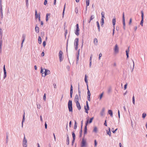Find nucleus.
Returning <instances> with one entry per match:
<instances>
[{
  "instance_id": "nucleus-3",
  "label": "nucleus",
  "mask_w": 147,
  "mask_h": 147,
  "mask_svg": "<svg viewBox=\"0 0 147 147\" xmlns=\"http://www.w3.org/2000/svg\"><path fill=\"white\" fill-rule=\"evenodd\" d=\"M24 136L22 141V144L23 147H27V140L26 138L25 134H24Z\"/></svg>"
},
{
  "instance_id": "nucleus-9",
  "label": "nucleus",
  "mask_w": 147,
  "mask_h": 147,
  "mask_svg": "<svg viewBox=\"0 0 147 147\" xmlns=\"http://www.w3.org/2000/svg\"><path fill=\"white\" fill-rule=\"evenodd\" d=\"M141 20L140 22V24L142 26H143V24L144 22V14L143 12L142 11H141Z\"/></svg>"
},
{
  "instance_id": "nucleus-60",
  "label": "nucleus",
  "mask_w": 147,
  "mask_h": 147,
  "mask_svg": "<svg viewBox=\"0 0 147 147\" xmlns=\"http://www.w3.org/2000/svg\"><path fill=\"white\" fill-rule=\"evenodd\" d=\"M67 30H66L65 31V32L64 34V35H65V38H66V35H67Z\"/></svg>"
},
{
  "instance_id": "nucleus-31",
  "label": "nucleus",
  "mask_w": 147,
  "mask_h": 147,
  "mask_svg": "<svg viewBox=\"0 0 147 147\" xmlns=\"http://www.w3.org/2000/svg\"><path fill=\"white\" fill-rule=\"evenodd\" d=\"M2 44V40H1L0 41V52L1 54V53Z\"/></svg>"
},
{
  "instance_id": "nucleus-57",
  "label": "nucleus",
  "mask_w": 147,
  "mask_h": 147,
  "mask_svg": "<svg viewBox=\"0 0 147 147\" xmlns=\"http://www.w3.org/2000/svg\"><path fill=\"white\" fill-rule=\"evenodd\" d=\"M46 41H43V43H42V45H43V46L44 47H45L46 46Z\"/></svg>"
},
{
  "instance_id": "nucleus-62",
  "label": "nucleus",
  "mask_w": 147,
  "mask_h": 147,
  "mask_svg": "<svg viewBox=\"0 0 147 147\" xmlns=\"http://www.w3.org/2000/svg\"><path fill=\"white\" fill-rule=\"evenodd\" d=\"M50 13H47L46 14V18H48V16H50Z\"/></svg>"
},
{
  "instance_id": "nucleus-54",
  "label": "nucleus",
  "mask_w": 147,
  "mask_h": 147,
  "mask_svg": "<svg viewBox=\"0 0 147 147\" xmlns=\"http://www.w3.org/2000/svg\"><path fill=\"white\" fill-rule=\"evenodd\" d=\"M94 18V16L93 15H92L91 16L90 18V20H92Z\"/></svg>"
},
{
  "instance_id": "nucleus-27",
  "label": "nucleus",
  "mask_w": 147,
  "mask_h": 147,
  "mask_svg": "<svg viewBox=\"0 0 147 147\" xmlns=\"http://www.w3.org/2000/svg\"><path fill=\"white\" fill-rule=\"evenodd\" d=\"M38 43L40 44L42 42V39L40 36H39L38 39Z\"/></svg>"
},
{
  "instance_id": "nucleus-13",
  "label": "nucleus",
  "mask_w": 147,
  "mask_h": 147,
  "mask_svg": "<svg viewBox=\"0 0 147 147\" xmlns=\"http://www.w3.org/2000/svg\"><path fill=\"white\" fill-rule=\"evenodd\" d=\"M25 38H26L25 34H23L22 35V43L21 44V47H22L23 46V44L25 40Z\"/></svg>"
},
{
  "instance_id": "nucleus-41",
  "label": "nucleus",
  "mask_w": 147,
  "mask_h": 147,
  "mask_svg": "<svg viewBox=\"0 0 147 147\" xmlns=\"http://www.w3.org/2000/svg\"><path fill=\"white\" fill-rule=\"evenodd\" d=\"M68 39L67 40V42L66 43V52L67 53L68 52Z\"/></svg>"
},
{
  "instance_id": "nucleus-53",
  "label": "nucleus",
  "mask_w": 147,
  "mask_h": 147,
  "mask_svg": "<svg viewBox=\"0 0 147 147\" xmlns=\"http://www.w3.org/2000/svg\"><path fill=\"white\" fill-rule=\"evenodd\" d=\"M46 93H45L43 96V99L45 101L46 100Z\"/></svg>"
},
{
  "instance_id": "nucleus-50",
  "label": "nucleus",
  "mask_w": 147,
  "mask_h": 147,
  "mask_svg": "<svg viewBox=\"0 0 147 147\" xmlns=\"http://www.w3.org/2000/svg\"><path fill=\"white\" fill-rule=\"evenodd\" d=\"M0 14H1V18H2L3 17V10H0Z\"/></svg>"
},
{
  "instance_id": "nucleus-16",
  "label": "nucleus",
  "mask_w": 147,
  "mask_h": 147,
  "mask_svg": "<svg viewBox=\"0 0 147 147\" xmlns=\"http://www.w3.org/2000/svg\"><path fill=\"white\" fill-rule=\"evenodd\" d=\"M87 98L88 100L89 101H90V93L89 90L88 91H87Z\"/></svg>"
},
{
  "instance_id": "nucleus-42",
  "label": "nucleus",
  "mask_w": 147,
  "mask_h": 147,
  "mask_svg": "<svg viewBox=\"0 0 147 147\" xmlns=\"http://www.w3.org/2000/svg\"><path fill=\"white\" fill-rule=\"evenodd\" d=\"M40 73L42 74V75H44V72H43V69L42 67L40 68Z\"/></svg>"
},
{
  "instance_id": "nucleus-34",
  "label": "nucleus",
  "mask_w": 147,
  "mask_h": 147,
  "mask_svg": "<svg viewBox=\"0 0 147 147\" xmlns=\"http://www.w3.org/2000/svg\"><path fill=\"white\" fill-rule=\"evenodd\" d=\"M38 14L37 13V11L36 10L35 11V18L36 19L38 17Z\"/></svg>"
},
{
  "instance_id": "nucleus-6",
  "label": "nucleus",
  "mask_w": 147,
  "mask_h": 147,
  "mask_svg": "<svg viewBox=\"0 0 147 147\" xmlns=\"http://www.w3.org/2000/svg\"><path fill=\"white\" fill-rule=\"evenodd\" d=\"M63 53L61 51H60L59 53V61L61 62L63 60V58H62V55Z\"/></svg>"
},
{
  "instance_id": "nucleus-29",
  "label": "nucleus",
  "mask_w": 147,
  "mask_h": 147,
  "mask_svg": "<svg viewBox=\"0 0 147 147\" xmlns=\"http://www.w3.org/2000/svg\"><path fill=\"white\" fill-rule=\"evenodd\" d=\"M96 24L97 26V27H98V31L100 32V26L99 24V23L98 21H97L96 22Z\"/></svg>"
},
{
  "instance_id": "nucleus-26",
  "label": "nucleus",
  "mask_w": 147,
  "mask_h": 147,
  "mask_svg": "<svg viewBox=\"0 0 147 147\" xmlns=\"http://www.w3.org/2000/svg\"><path fill=\"white\" fill-rule=\"evenodd\" d=\"M97 131H98L97 128V127H96V126L94 127V129L92 131V132H94L95 133H97Z\"/></svg>"
},
{
  "instance_id": "nucleus-5",
  "label": "nucleus",
  "mask_w": 147,
  "mask_h": 147,
  "mask_svg": "<svg viewBox=\"0 0 147 147\" xmlns=\"http://www.w3.org/2000/svg\"><path fill=\"white\" fill-rule=\"evenodd\" d=\"M76 29L75 31V34L77 35L78 36L79 34V31H80V29L79 27V25L78 24H76Z\"/></svg>"
},
{
  "instance_id": "nucleus-7",
  "label": "nucleus",
  "mask_w": 147,
  "mask_h": 147,
  "mask_svg": "<svg viewBox=\"0 0 147 147\" xmlns=\"http://www.w3.org/2000/svg\"><path fill=\"white\" fill-rule=\"evenodd\" d=\"M44 69L45 70V71L44 72V75H42V76L45 77L46 76L50 74V71L49 70L45 69Z\"/></svg>"
},
{
  "instance_id": "nucleus-39",
  "label": "nucleus",
  "mask_w": 147,
  "mask_h": 147,
  "mask_svg": "<svg viewBox=\"0 0 147 147\" xmlns=\"http://www.w3.org/2000/svg\"><path fill=\"white\" fill-rule=\"evenodd\" d=\"M104 24V19H101L100 24L102 27H103V25Z\"/></svg>"
},
{
  "instance_id": "nucleus-40",
  "label": "nucleus",
  "mask_w": 147,
  "mask_h": 147,
  "mask_svg": "<svg viewBox=\"0 0 147 147\" xmlns=\"http://www.w3.org/2000/svg\"><path fill=\"white\" fill-rule=\"evenodd\" d=\"M2 32L3 31L1 28H0V36H1V40L2 36Z\"/></svg>"
},
{
  "instance_id": "nucleus-20",
  "label": "nucleus",
  "mask_w": 147,
  "mask_h": 147,
  "mask_svg": "<svg viewBox=\"0 0 147 147\" xmlns=\"http://www.w3.org/2000/svg\"><path fill=\"white\" fill-rule=\"evenodd\" d=\"M109 131L108 130H106L107 134L110 137L111 136V132L110 131V129L109 127Z\"/></svg>"
},
{
  "instance_id": "nucleus-12",
  "label": "nucleus",
  "mask_w": 147,
  "mask_h": 147,
  "mask_svg": "<svg viewBox=\"0 0 147 147\" xmlns=\"http://www.w3.org/2000/svg\"><path fill=\"white\" fill-rule=\"evenodd\" d=\"M114 52L115 53H118L119 51V49L118 46L117 44H116L115 47L114 48Z\"/></svg>"
},
{
  "instance_id": "nucleus-32",
  "label": "nucleus",
  "mask_w": 147,
  "mask_h": 147,
  "mask_svg": "<svg viewBox=\"0 0 147 147\" xmlns=\"http://www.w3.org/2000/svg\"><path fill=\"white\" fill-rule=\"evenodd\" d=\"M77 127V123L76 120L75 121V123L74 126V129H76Z\"/></svg>"
},
{
  "instance_id": "nucleus-44",
  "label": "nucleus",
  "mask_w": 147,
  "mask_h": 147,
  "mask_svg": "<svg viewBox=\"0 0 147 147\" xmlns=\"http://www.w3.org/2000/svg\"><path fill=\"white\" fill-rule=\"evenodd\" d=\"M25 1L26 3V6L27 8H28V0H25Z\"/></svg>"
},
{
  "instance_id": "nucleus-21",
  "label": "nucleus",
  "mask_w": 147,
  "mask_h": 147,
  "mask_svg": "<svg viewBox=\"0 0 147 147\" xmlns=\"http://www.w3.org/2000/svg\"><path fill=\"white\" fill-rule=\"evenodd\" d=\"M37 25H36L35 27V30L37 33H38L39 32V27H38Z\"/></svg>"
},
{
  "instance_id": "nucleus-19",
  "label": "nucleus",
  "mask_w": 147,
  "mask_h": 147,
  "mask_svg": "<svg viewBox=\"0 0 147 147\" xmlns=\"http://www.w3.org/2000/svg\"><path fill=\"white\" fill-rule=\"evenodd\" d=\"M86 11H87V7L89 5V0H86Z\"/></svg>"
},
{
  "instance_id": "nucleus-25",
  "label": "nucleus",
  "mask_w": 147,
  "mask_h": 147,
  "mask_svg": "<svg viewBox=\"0 0 147 147\" xmlns=\"http://www.w3.org/2000/svg\"><path fill=\"white\" fill-rule=\"evenodd\" d=\"M105 110V108H103L102 109L101 111L100 112V115L102 116L104 115V113Z\"/></svg>"
},
{
  "instance_id": "nucleus-4",
  "label": "nucleus",
  "mask_w": 147,
  "mask_h": 147,
  "mask_svg": "<svg viewBox=\"0 0 147 147\" xmlns=\"http://www.w3.org/2000/svg\"><path fill=\"white\" fill-rule=\"evenodd\" d=\"M84 109L85 110L86 113H88V111L89 110V107L87 101H86V106H84Z\"/></svg>"
},
{
  "instance_id": "nucleus-11",
  "label": "nucleus",
  "mask_w": 147,
  "mask_h": 147,
  "mask_svg": "<svg viewBox=\"0 0 147 147\" xmlns=\"http://www.w3.org/2000/svg\"><path fill=\"white\" fill-rule=\"evenodd\" d=\"M3 70L4 72V75L3 78L4 79H5L7 76V72L5 68V65H4L3 67Z\"/></svg>"
},
{
  "instance_id": "nucleus-38",
  "label": "nucleus",
  "mask_w": 147,
  "mask_h": 147,
  "mask_svg": "<svg viewBox=\"0 0 147 147\" xmlns=\"http://www.w3.org/2000/svg\"><path fill=\"white\" fill-rule=\"evenodd\" d=\"M112 88L111 87H110L109 88L107 91V92L108 94L110 93L111 91Z\"/></svg>"
},
{
  "instance_id": "nucleus-18",
  "label": "nucleus",
  "mask_w": 147,
  "mask_h": 147,
  "mask_svg": "<svg viewBox=\"0 0 147 147\" xmlns=\"http://www.w3.org/2000/svg\"><path fill=\"white\" fill-rule=\"evenodd\" d=\"M25 120V112L24 111V114L23 117V118L22 122V127L23 126V122H24Z\"/></svg>"
},
{
  "instance_id": "nucleus-36",
  "label": "nucleus",
  "mask_w": 147,
  "mask_h": 147,
  "mask_svg": "<svg viewBox=\"0 0 147 147\" xmlns=\"http://www.w3.org/2000/svg\"><path fill=\"white\" fill-rule=\"evenodd\" d=\"M66 144L68 145L69 144V136L67 137L66 138Z\"/></svg>"
},
{
  "instance_id": "nucleus-59",
  "label": "nucleus",
  "mask_w": 147,
  "mask_h": 147,
  "mask_svg": "<svg viewBox=\"0 0 147 147\" xmlns=\"http://www.w3.org/2000/svg\"><path fill=\"white\" fill-rule=\"evenodd\" d=\"M82 131L81 130H80L79 132V137H81L82 136Z\"/></svg>"
},
{
  "instance_id": "nucleus-30",
  "label": "nucleus",
  "mask_w": 147,
  "mask_h": 147,
  "mask_svg": "<svg viewBox=\"0 0 147 147\" xmlns=\"http://www.w3.org/2000/svg\"><path fill=\"white\" fill-rule=\"evenodd\" d=\"M87 127H85L84 128V136L86 134H87Z\"/></svg>"
},
{
  "instance_id": "nucleus-46",
  "label": "nucleus",
  "mask_w": 147,
  "mask_h": 147,
  "mask_svg": "<svg viewBox=\"0 0 147 147\" xmlns=\"http://www.w3.org/2000/svg\"><path fill=\"white\" fill-rule=\"evenodd\" d=\"M132 102L134 105H135V97L134 95H133V96L132 97Z\"/></svg>"
},
{
  "instance_id": "nucleus-56",
  "label": "nucleus",
  "mask_w": 147,
  "mask_h": 147,
  "mask_svg": "<svg viewBox=\"0 0 147 147\" xmlns=\"http://www.w3.org/2000/svg\"><path fill=\"white\" fill-rule=\"evenodd\" d=\"M8 141V135H6V142L7 143Z\"/></svg>"
},
{
  "instance_id": "nucleus-22",
  "label": "nucleus",
  "mask_w": 147,
  "mask_h": 147,
  "mask_svg": "<svg viewBox=\"0 0 147 147\" xmlns=\"http://www.w3.org/2000/svg\"><path fill=\"white\" fill-rule=\"evenodd\" d=\"M115 22H116V18H115V17H114V18L112 20V24L113 26V27H115Z\"/></svg>"
},
{
  "instance_id": "nucleus-61",
  "label": "nucleus",
  "mask_w": 147,
  "mask_h": 147,
  "mask_svg": "<svg viewBox=\"0 0 147 147\" xmlns=\"http://www.w3.org/2000/svg\"><path fill=\"white\" fill-rule=\"evenodd\" d=\"M103 94V92L100 95L99 98L101 99L102 98Z\"/></svg>"
},
{
  "instance_id": "nucleus-10",
  "label": "nucleus",
  "mask_w": 147,
  "mask_h": 147,
  "mask_svg": "<svg viewBox=\"0 0 147 147\" xmlns=\"http://www.w3.org/2000/svg\"><path fill=\"white\" fill-rule=\"evenodd\" d=\"M86 141L84 140L83 138L81 142V147H85L86 146Z\"/></svg>"
},
{
  "instance_id": "nucleus-24",
  "label": "nucleus",
  "mask_w": 147,
  "mask_h": 147,
  "mask_svg": "<svg viewBox=\"0 0 147 147\" xmlns=\"http://www.w3.org/2000/svg\"><path fill=\"white\" fill-rule=\"evenodd\" d=\"M108 113L110 116L112 117L113 116V113L112 111L111 110H109L108 111Z\"/></svg>"
},
{
  "instance_id": "nucleus-64",
  "label": "nucleus",
  "mask_w": 147,
  "mask_h": 147,
  "mask_svg": "<svg viewBox=\"0 0 147 147\" xmlns=\"http://www.w3.org/2000/svg\"><path fill=\"white\" fill-rule=\"evenodd\" d=\"M75 139H73L72 140V143H71V145L73 146L74 145V144L75 141Z\"/></svg>"
},
{
  "instance_id": "nucleus-17",
  "label": "nucleus",
  "mask_w": 147,
  "mask_h": 147,
  "mask_svg": "<svg viewBox=\"0 0 147 147\" xmlns=\"http://www.w3.org/2000/svg\"><path fill=\"white\" fill-rule=\"evenodd\" d=\"M126 52V59H127L129 58V47L125 51Z\"/></svg>"
},
{
  "instance_id": "nucleus-47",
  "label": "nucleus",
  "mask_w": 147,
  "mask_h": 147,
  "mask_svg": "<svg viewBox=\"0 0 147 147\" xmlns=\"http://www.w3.org/2000/svg\"><path fill=\"white\" fill-rule=\"evenodd\" d=\"M65 5L64 6L63 13H62V15H64V12H65Z\"/></svg>"
},
{
  "instance_id": "nucleus-63",
  "label": "nucleus",
  "mask_w": 147,
  "mask_h": 147,
  "mask_svg": "<svg viewBox=\"0 0 147 147\" xmlns=\"http://www.w3.org/2000/svg\"><path fill=\"white\" fill-rule=\"evenodd\" d=\"M127 83H126L124 86V89L125 90L127 88Z\"/></svg>"
},
{
  "instance_id": "nucleus-49",
  "label": "nucleus",
  "mask_w": 147,
  "mask_h": 147,
  "mask_svg": "<svg viewBox=\"0 0 147 147\" xmlns=\"http://www.w3.org/2000/svg\"><path fill=\"white\" fill-rule=\"evenodd\" d=\"M146 114L145 113H143L142 115V117L144 119L146 116Z\"/></svg>"
},
{
  "instance_id": "nucleus-28",
  "label": "nucleus",
  "mask_w": 147,
  "mask_h": 147,
  "mask_svg": "<svg viewBox=\"0 0 147 147\" xmlns=\"http://www.w3.org/2000/svg\"><path fill=\"white\" fill-rule=\"evenodd\" d=\"M87 77H88V76L86 75H85V76L84 81H85V82L86 84H88V80H87Z\"/></svg>"
},
{
  "instance_id": "nucleus-2",
  "label": "nucleus",
  "mask_w": 147,
  "mask_h": 147,
  "mask_svg": "<svg viewBox=\"0 0 147 147\" xmlns=\"http://www.w3.org/2000/svg\"><path fill=\"white\" fill-rule=\"evenodd\" d=\"M79 38H76L75 39L74 42V46H75V49L76 50H77L78 49V45Z\"/></svg>"
},
{
  "instance_id": "nucleus-48",
  "label": "nucleus",
  "mask_w": 147,
  "mask_h": 147,
  "mask_svg": "<svg viewBox=\"0 0 147 147\" xmlns=\"http://www.w3.org/2000/svg\"><path fill=\"white\" fill-rule=\"evenodd\" d=\"M93 119H94L93 117H92L90 118L89 121V123H90L92 122V120Z\"/></svg>"
},
{
  "instance_id": "nucleus-45",
  "label": "nucleus",
  "mask_w": 147,
  "mask_h": 147,
  "mask_svg": "<svg viewBox=\"0 0 147 147\" xmlns=\"http://www.w3.org/2000/svg\"><path fill=\"white\" fill-rule=\"evenodd\" d=\"M1 3H2V0H0V10H3Z\"/></svg>"
},
{
  "instance_id": "nucleus-23",
  "label": "nucleus",
  "mask_w": 147,
  "mask_h": 147,
  "mask_svg": "<svg viewBox=\"0 0 147 147\" xmlns=\"http://www.w3.org/2000/svg\"><path fill=\"white\" fill-rule=\"evenodd\" d=\"M94 44L95 45H98V40L96 38H95L94 39Z\"/></svg>"
},
{
  "instance_id": "nucleus-15",
  "label": "nucleus",
  "mask_w": 147,
  "mask_h": 147,
  "mask_svg": "<svg viewBox=\"0 0 147 147\" xmlns=\"http://www.w3.org/2000/svg\"><path fill=\"white\" fill-rule=\"evenodd\" d=\"M76 106L77 107L78 109V110H80L81 108V107L80 105V103L79 102H76Z\"/></svg>"
},
{
  "instance_id": "nucleus-37",
  "label": "nucleus",
  "mask_w": 147,
  "mask_h": 147,
  "mask_svg": "<svg viewBox=\"0 0 147 147\" xmlns=\"http://www.w3.org/2000/svg\"><path fill=\"white\" fill-rule=\"evenodd\" d=\"M89 123V120L88 119H87L86 121V122L85 123V127H87V126L88 125V123Z\"/></svg>"
},
{
  "instance_id": "nucleus-52",
  "label": "nucleus",
  "mask_w": 147,
  "mask_h": 147,
  "mask_svg": "<svg viewBox=\"0 0 147 147\" xmlns=\"http://www.w3.org/2000/svg\"><path fill=\"white\" fill-rule=\"evenodd\" d=\"M79 56H76V63L77 64L79 60Z\"/></svg>"
},
{
  "instance_id": "nucleus-33",
  "label": "nucleus",
  "mask_w": 147,
  "mask_h": 147,
  "mask_svg": "<svg viewBox=\"0 0 147 147\" xmlns=\"http://www.w3.org/2000/svg\"><path fill=\"white\" fill-rule=\"evenodd\" d=\"M78 94L79 97L80 99H81V92L80 90V88H78Z\"/></svg>"
},
{
  "instance_id": "nucleus-51",
  "label": "nucleus",
  "mask_w": 147,
  "mask_h": 147,
  "mask_svg": "<svg viewBox=\"0 0 147 147\" xmlns=\"http://www.w3.org/2000/svg\"><path fill=\"white\" fill-rule=\"evenodd\" d=\"M75 12H76V14L78 13V8H77V7H76L75 8Z\"/></svg>"
},
{
  "instance_id": "nucleus-8",
  "label": "nucleus",
  "mask_w": 147,
  "mask_h": 147,
  "mask_svg": "<svg viewBox=\"0 0 147 147\" xmlns=\"http://www.w3.org/2000/svg\"><path fill=\"white\" fill-rule=\"evenodd\" d=\"M123 28L124 30H125V15H124V12H123Z\"/></svg>"
},
{
  "instance_id": "nucleus-1",
  "label": "nucleus",
  "mask_w": 147,
  "mask_h": 147,
  "mask_svg": "<svg viewBox=\"0 0 147 147\" xmlns=\"http://www.w3.org/2000/svg\"><path fill=\"white\" fill-rule=\"evenodd\" d=\"M68 107L69 111L70 112H72L73 107L72 101L71 100H69L68 103Z\"/></svg>"
},
{
  "instance_id": "nucleus-43",
  "label": "nucleus",
  "mask_w": 147,
  "mask_h": 147,
  "mask_svg": "<svg viewBox=\"0 0 147 147\" xmlns=\"http://www.w3.org/2000/svg\"><path fill=\"white\" fill-rule=\"evenodd\" d=\"M97 142L96 140H94V147H96L97 146Z\"/></svg>"
},
{
  "instance_id": "nucleus-14",
  "label": "nucleus",
  "mask_w": 147,
  "mask_h": 147,
  "mask_svg": "<svg viewBox=\"0 0 147 147\" xmlns=\"http://www.w3.org/2000/svg\"><path fill=\"white\" fill-rule=\"evenodd\" d=\"M79 96L77 94L75 95L74 100L76 102H79Z\"/></svg>"
},
{
  "instance_id": "nucleus-55",
  "label": "nucleus",
  "mask_w": 147,
  "mask_h": 147,
  "mask_svg": "<svg viewBox=\"0 0 147 147\" xmlns=\"http://www.w3.org/2000/svg\"><path fill=\"white\" fill-rule=\"evenodd\" d=\"M36 105L37 106V108L38 109H40L41 107V106L40 104H37V103H36Z\"/></svg>"
},
{
  "instance_id": "nucleus-35",
  "label": "nucleus",
  "mask_w": 147,
  "mask_h": 147,
  "mask_svg": "<svg viewBox=\"0 0 147 147\" xmlns=\"http://www.w3.org/2000/svg\"><path fill=\"white\" fill-rule=\"evenodd\" d=\"M72 136L73 137V139H75L76 138V135L74 133V131L72 132Z\"/></svg>"
},
{
  "instance_id": "nucleus-58",
  "label": "nucleus",
  "mask_w": 147,
  "mask_h": 147,
  "mask_svg": "<svg viewBox=\"0 0 147 147\" xmlns=\"http://www.w3.org/2000/svg\"><path fill=\"white\" fill-rule=\"evenodd\" d=\"M80 49H79L77 51L76 56H79Z\"/></svg>"
}]
</instances>
